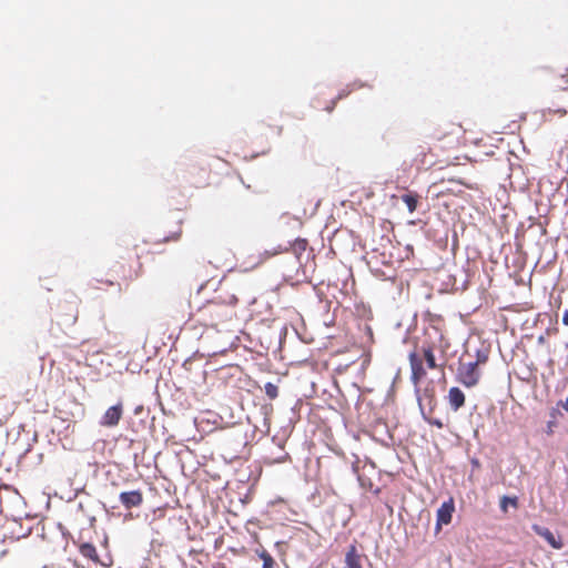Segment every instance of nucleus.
<instances>
[{
	"instance_id": "nucleus-6",
	"label": "nucleus",
	"mask_w": 568,
	"mask_h": 568,
	"mask_svg": "<svg viewBox=\"0 0 568 568\" xmlns=\"http://www.w3.org/2000/svg\"><path fill=\"white\" fill-rule=\"evenodd\" d=\"M454 509L455 506L452 499L442 504V506L437 510V530L440 529L442 525H448L452 521Z\"/></svg>"
},
{
	"instance_id": "nucleus-4",
	"label": "nucleus",
	"mask_w": 568,
	"mask_h": 568,
	"mask_svg": "<svg viewBox=\"0 0 568 568\" xmlns=\"http://www.w3.org/2000/svg\"><path fill=\"white\" fill-rule=\"evenodd\" d=\"M532 531L544 538L551 548L561 549L564 547V542L560 537H556L555 534L548 529L547 527L540 526L538 524H534L531 526Z\"/></svg>"
},
{
	"instance_id": "nucleus-16",
	"label": "nucleus",
	"mask_w": 568,
	"mask_h": 568,
	"mask_svg": "<svg viewBox=\"0 0 568 568\" xmlns=\"http://www.w3.org/2000/svg\"><path fill=\"white\" fill-rule=\"evenodd\" d=\"M264 390L270 399H275L278 395L277 386L274 385L273 383H266L264 386Z\"/></svg>"
},
{
	"instance_id": "nucleus-11",
	"label": "nucleus",
	"mask_w": 568,
	"mask_h": 568,
	"mask_svg": "<svg viewBox=\"0 0 568 568\" xmlns=\"http://www.w3.org/2000/svg\"><path fill=\"white\" fill-rule=\"evenodd\" d=\"M80 552L83 557L89 558L95 562L99 561L95 547L90 542H84L80 546Z\"/></svg>"
},
{
	"instance_id": "nucleus-14",
	"label": "nucleus",
	"mask_w": 568,
	"mask_h": 568,
	"mask_svg": "<svg viewBox=\"0 0 568 568\" xmlns=\"http://www.w3.org/2000/svg\"><path fill=\"white\" fill-rule=\"evenodd\" d=\"M258 557L263 560V568H273L274 565H275V561L273 559V557L266 551V550H261L258 552Z\"/></svg>"
},
{
	"instance_id": "nucleus-18",
	"label": "nucleus",
	"mask_w": 568,
	"mask_h": 568,
	"mask_svg": "<svg viewBox=\"0 0 568 568\" xmlns=\"http://www.w3.org/2000/svg\"><path fill=\"white\" fill-rule=\"evenodd\" d=\"M432 424L437 426L438 428H442L444 426L443 422L439 419H434Z\"/></svg>"
},
{
	"instance_id": "nucleus-8",
	"label": "nucleus",
	"mask_w": 568,
	"mask_h": 568,
	"mask_svg": "<svg viewBox=\"0 0 568 568\" xmlns=\"http://www.w3.org/2000/svg\"><path fill=\"white\" fill-rule=\"evenodd\" d=\"M448 403L454 412H457L465 404V395L458 387H452L448 392Z\"/></svg>"
},
{
	"instance_id": "nucleus-15",
	"label": "nucleus",
	"mask_w": 568,
	"mask_h": 568,
	"mask_svg": "<svg viewBox=\"0 0 568 568\" xmlns=\"http://www.w3.org/2000/svg\"><path fill=\"white\" fill-rule=\"evenodd\" d=\"M517 507L518 501L516 497L504 496L500 500V509L506 513L508 506Z\"/></svg>"
},
{
	"instance_id": "nucleus-23",
	"label": "nucleus",
	"mask_w": 568,
	"mask_h": 568,
	"mask_svg": "<svg viewBox=\"0 0 568 568\" xmlns=\"http://www.w3.org/2000/svg\"><path fill=\"white\" fill-rule=\"evenodd\" d=\"M544 341H545L544 336H540V337L538 338V342H539V343H544Z\"/></svg>"
},
{
	"instance_id": "nucleus-20",
	"label": "nucleus",
	"mask_w": 568,
	"mask_h": 568,
	"mask_svg": "<svg viewBox=\"0 0 568 568\" xmlns=\"http://www.w3.org/2000/svg\"><path fill=\"white\" fill-rule=\"evenodd\" d=\"M143 412V406H138L134 409V415H140Z\"/></svg>"
},
{
	"instance_id": "nucleus-5",
	"label": "nucleus",
	"mask_w": 568,
	"mask_h": 568,
	"mask_svg": "<svg viewBox=\"0 0 568 568\" xmlns=\"http://www.w3.org/2000/svg\"><path fill=\"white\" fill-rule=\"evenodd\" d=\"M410 369H412V382L417 385L419 381L426 375V371L423 366L422 359L415 352H412L408 356Z\"/></svg>"
},
{
	"instance_id": "nucleus-3",
	"label": "nucleus",
	"mask_w": 568,
	"mask_h": 568,
	"mask_svg": "<svg viewBox=\"0 0 568 568\" xmlns=\"http://www.w3.org/2000/svg\"><path fill=\"white\" fill-rule=\"evenodd\" d=\"M123 414V407L121 403H118L109 407L102 415L99 424L103 427H114L119 424Z\"/></svg>"
},
{
	"instance_id": "nucleus-12",
	"label": "nucleus",
	"mask_w": 568,
	"mask_h": 568,
	"mask_svg": "<svg viewBox=\"0 0 568 568\" xmlns=\"http://www.w3.org/2000/svg\"><path fill=\"white\" fill-rule=\"evenodd\" d=\"M402 200L407 205V209L410 213H413L416 210L418 203V197L416 194L412 192L403 194Z\"/></svg>"
},
{
	"instance_id": "nucleus-2",
	"label": "nucleus",
	"mask_w": 568,
	"mask_h": 568,
	"mask_svg": "<svg viewBox=\"0 0 568 568\" xmlns=\"http://www.w3.org/2000/svg\"><path fill=\"white\" fill-rule=\"evenodd\" d=\"M34 528L33 517L27 515L24 518L13 520V527L11 528L12 537L20 539L31 535Z\"/></svg>"
},
{
	"instance_id": "nucleus-7",
	"label": "nucleus",
	"mask_w": 568,
	"mask_h": 568,
	"mask_svg": "<svg viewBox=\"0 0 568 568\" xmlns=\"http://www.w3.org/2000/svg\"><path fill=\"white\" fill-rule=\"evenodd\" d=\"M119 499L126 509L138 507L143 501L140 490L123 491L120 494Z\"/></svg>"
},
{
	"instance_id": "nucleus-9",
	"label": "nucleus",
	"mask_w": 568,
	"mask_h": 568,
	"mask_svg": "<svg viewBox=\"0 0 568 568\" xmlns=\"http://www.w3.org/2000/svg\"><path fill=\"white\" fill-rule=\"evenodd\" d=\"M344 568H362L361 555L357 552L355 545H352L345 555Z\"/></svg>"
},
{
	"instance_id": "nucleus-17",
	"label": "nucleus",
	"mask_w": 568,
	"mask_h": 568,
	"mask_svg": "<svg viewBox=\"0 0 568 568\" xmlns=\"http://www.w3.org/2000/svg\"><path fill=\"white\" fill-rule=\"evenodd\" d=\"M487 358L488 355L486 352L477 351V359L475 362H478V365L485 363Z\"/></svg>"
},
{
	"instance_id": "nucleus-21",
	"label": "nucleus",
	"mask_w": 568,
	"mask_h": 568,
	"mask_svg": "<svg viewBox=\"0 0 568 568\" xmlns=\"http://www.w3.org/2000/svg\"><path fill=\"white\" fill-rule=\"evenodd\" d=\"M349 93V91L343 90L338 95L337 99H342L343 97H346Z\"/></svg>"
},
{
	"instance_id": "nucleus-19",
	"label": "nucleus",
	"mask_w": 568,
	"mask_h": 568,
	"mask_svg": "<svg viewBox=\"0 0 568 568\" xmlns=\"http://www.w3.org/2000/svg\"><path fill=\"white\" fill-rule=\"evenodd\" d=\"M560 405L566 412H568V397L564 402H561Z\"/></svg>"
},
{
	"instance_id": "nucleus-13",
	"label": "nucleus",
	"mask_w": 568,
	"mask_h": 568,
	"mask_svg": "<svg viewBox=\"0 0 568 568\" xmlns=\"http://www.w3.org/2000/svg\"><path fill=\"white\" fill-rule=\"evenodd\" d=\"M423 355H424V358H425V362H426L428 368L435 369V368L438 367V365L436 363L435 355H434L433 349L430 347L424 348L423 349Z\"/></svg>"
},
{
	"instance_id": "nucleus-1",
	"label": "nucleus",
	"mask_w": 568,
	"mask_h": 568,
	"mask_svg": "<svg viewBox=\"0 0 568 568\" xmlns=\"http://www.w3.org/2000/svg\"><path fill=\"white\" fill-rule=\"evenodd\" d=\"M457 378L466 387L476 386L480 378L478 362L460 363L457 369Z\"/></svg>"
},
{
	"instance_id": "nucleus-22",
	"label": "nucleus",
	"mask_w": 568,
	"mask_h": 568,
	"mask_svg": "<svg viewBox=\"0 0 568 568\" xmlns=\"http://www.w3.org/2000/svg\"><path fill=\"white\" fill-rule=\"evenodd\" d=\"M471 463H473V465H474V466H476V467H478V466H479V462H478L477 459H474Z\"/></svg>"
},
{
	"instance_id": "nucleus-10",
	"label": "nucleus",
	"mask_w": 568,
	"mask_h": 568,
	"mask_svg": "<svg viewBox=\"0 0 568 568\" xmlns=\"http://www.w3.org/2000/svg\"><path fill=\"white\" fill-rule=\"evenodd\" d=\"M288 247H282L280 246V251H288L291 250L297 257L306 250L307 242L304 239H296L293 242L288 243Z\"/></svg>"
}]
</instances>
